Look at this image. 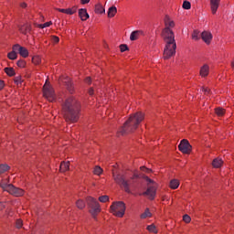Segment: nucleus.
I'll return each instance as SVG.
<instances>
[{
	"label": "nucleus",
	"mask_w": 234,
	"mask_h": 234,
	"mask_svg": "<svg viewBox=\"0 0 234 234\" xmlns=\"http://www.w3.org/2000/svg\"><path fill=\"white\" fill-rule=\"evenodd\" d=\"M15 83H16V85H19V83H21V76H17L15 78Z\"/></svg>",
	"instance_id": "37998d69"
},
{
	"label": "nucleus",
	"mask_w": 234,
	"mask_h": 234,
	"mask_svg": "<svg viewBox=\"0 0 234 234\" xmlns=\"http://www.w3.org/2000/svg\"><path fill=\"white\" fill-rule=\"evenodd\" d=\"M151 216V211H149V208H146L145 211L143 214H141V218H148Z\"/></svg>",
	"instance_id": "c756f323"
},
{
	"label": "nucleus",
	"mask_w": 234,
	"mask_h": 234,
	"mask_svg": "<svg viewBox=\"0 0 234 234\" xmlns=\"http://www.w3.org/2000/svg\"><path fill=\"white\" fill-rule=\"evenodd\" d=\"M70 167V162H62L60 164L59 169L61 173H66V171H69Z\"/></svg>",
	"instance_id": "6ab92c4d"
},
{
	"label": "nucleus",
	"mask_w": 234,
	"mask_h": 234,
	"mask_svg": "<svg viewBox=\"0 0 234 234\" xmlns=\"http://www.w3.org/2000/svg\"><path fill=\"white\" fill-rule=\"evenodd\" d=\"M118 12V9L116 8V6H112L108 9V17H114V16H116Z\"/></svg>",
	"instance_id": "5701e85b"
},
{
	"label": "nucleus",
	"mask_w": 234,
	"mask_h": 234,
	"mask_svg": "<svg viewBox=\"0 0 234 234\" xmlns=\"http://www.w3.org/2000/svg\"><path fill=\"white\" fill-rule=\"evenodd\" d=\"M191 144H189V141L183 139L179 145L178 149L181 151V153H184L185 154H189L191 153Z\"/></svg>",
	"instance_id": "1a4fd4ad"
},
{
	"label": "nucleus",
	"mask_w": 234,
	"mask_h": 234,
	"mask_svg": "<svg viewBox=\"0 0 234 234\" xmlns=\"http://www.w3.org/2000/svg\"><path fill=\"white\" fill-rule=\"evenodd\" d=\"M18 30L21 34L27 36V34H30V32H32V25L26 23L24 25L19 26Z\"/></svg>",
	"instance_id": "f8f14e48"
},
{
	"label": "nucleus",
	"mask_w": 234,
	"mask_h": 234,
	"mask_svg": "<svg viewBox=\"0 0 234 234\" xmlns=\"http://www.w3.org/2000/svg\"><path fill=\"white\" fill-rule=\"evenodd\" d=\"M32 62L34 65H39V63H41V58L39 56H35L32 58Z\"/></svg>",
	"instance_id": "473e14b6"
},
{
	"label": "nucleus",
	"mask_w": 234,
	"mask_h": 234,
	"mask_svg": "<svg viewBox=\"0 0 234 234\" xmlns=\"http://www.w3.org/2000/svg\"><path fill=\"white\" fill-rule=\"evenodd\" d=\"M67 89L70 94L74 93V86L72 84V81H70V79H68L67 81H65Z\"/></svg>",
	"instance_id": "412c9836"
},
{
	"label": "nucleus",
	"mask_w": 234,
	"mask_h": 234,
	"mask_svg": "<svg viewBox=\"0 0 234 234\" xmlns=\"http://www.w3.org/2000/svg\"><path fill=\"white\" fill-rule=\"evenodd\" d=\"M14 50H16L22 58H28V49H27V48L21 47L19 44H16L14 45Z\"/></svg>",
	"instance_id": "9b49d317"
},
{
	"label": "nucleus",
	"mask_w": 234,
	"mask_h": 234,
	"mask_svg": "<svg viewBox=\"0 0 234 234\" xmlns=\"http://www.w3.org/2000/svg\"><path fill=\"white\" fill-rule=\"evenodd\" d=\"M58 12H61L62 14H66L67 9H61V8H57Z\"/></svg>",
	"instance_id": "de8ad7c7"
},
{
	"label": "nucleus",
	"mask_w": 234,
	"mask_h": 234,
	"mask_svg": "<svg viewBox=\"0 0 234 234\" xmlns=\"http://www.w3.org/2000/svg\"><path fill=\"white\" fill-rule=\"evenodd\" d=\"M16 228L19 229L20 228L23 227V220L21 219H17L16 222Z\"/></svg>",
	"instance_id": "a19ab883"
},
{
	"label": "nucleus",
	"mask_w": 234,
	"mask_h": 234,
	"mask_svg": "<svg viewBox=\"0 0 234 234\" xmlns=\"http://www.w3.org/2000/svg\"><path fill=\"white\" fill-rule=\"evenodd\" d=\"M183 220L186 224H189V222H191V217H189V215H185V216H183Z\"/></svg>",
	"instance_id": "58836bf2"
},
{
	"label": "nucleus",
	"mask_w": 234,
	"mask_h": 234,
	"mask_svg": "<svg viewBox=\"0 0 234 234\" xmlns=\"http://www.w3.org/2000/svg\"><path fill=\"white\" fill-rule=\"evenodd\" d=\"M7 58L8 59H12V60L17 59V50L14 49V46H13V50L7 54Z\"/></svg>",
	"instance_id": "b1692460"
},
{
	"label": "nucleus",
	"mask_w": 234,
	"mask_h": 234,
	"mask_svg": "<svg viewBox=\"0 0 234 234\" xmlns=\"http://www.w3.org/2000/svg\"><path fill=\"white\" fill-rule=\"evenodd\" d=\"M163 39L165 43L164 49V59H169L176 54V41L175 40V33L171 28H164Z\"/></svg>",
	"instance_id": "f03ea898"
},
{
	"label": "nucleus",
	"mask_w": 234,
	"mask_h": 234,
	"mask_svg": "<svg viewBox=\"0 0 234 234\" xmlns=\"http://www.w3.org/2000/svg\"><path fill=\"white\" fill-rule=\"evenodd\" d=\"M144 197H148L150 200H154V197H156V187L149 186L145 192L143 193Z\"/></svg>",
	"instance_id": "9d476101"
},
{
	"label": "nucleus",
	"mask_w": 234,
	"mask_h": 234,
	"mask_svg": "<svg viewBox=\"0 0 234 234\" xmlns=\"http://www.w3.org/2000/svg\"><path fill=\"white\" fill-rule=\"evenodd\" d=\"M147 181L149 182V184H153V180L147 178Z\"/></svg>",
	"instance_id": "4d7b16f0"
},
{
	"label": "nucleus",
	"mask_w": 234,
	"mask_h": 234,
	"mask_svg": "<svg viewBox=\"0 0 234 234\" xmlns=\"http://www.w3.org/2000/svg\"><path fill=\"white\" fill-rule=\"evenodd\" d=\"M17 67L20 69H25V66L27 65V62L24 59H20L16 62Z\"/></svg>",
	"instance_id": "c9c22d12"
},
{
	"label": "nucleus",
	"mask_w": 234,
	"mask_h": 234,
	"mask_svg": "<svg viewBox=\"0 0 234 234\" xmlns=\"http://www.w3.org/2000/svg\"><path fill=\"white\" fill-rule=\"evenodd\" d=\"M216 114L218 115V116H224V109L222 108H217L216 109Z\"/></svg>",
	"instance_id": "e433bc0d"
},
{
	"label": "nucleus",
	"mask_w": 234,
	"mask_h": 234,
	"mask_svg": "<svg viewBox=\"0 0 234 234\" xmlns=\"http://www.w3.org/2000/svg\"><path fill=\"white\" fill-rule=\"evenodd\" d=\"M141 170H142V171H149V169L145 168V166H142V167H141Z\"/></svg>",
	"instance_id": "5fc2aeb1"
},
{
	"label": "nucleus",
	"mask_w": 234,
	"mask_h": 234,
	"mask_svg": "<svg viewBox=\"0 0 234 234\" xmlns=\"http://www.w3.org/2000/svg\"><path fill=\"white\" fill-rule=\"evenodd\" d=\"M200 34V32H198V30H194V32L192 33V39H194L195 41H198V39H200V37L198 36Z\"/></svg>",
	"instance_id": "7c9ffc66"
},
{
	"label": "nucleus",
	"mask_w": 234,
	"mask_h": 234,
	"mask_svg": "<svg viewBox=\"0 0 234 234\" xmlns=\"http://www.w3.org/2000/svg\"><path fill=\"white\" fill-rule=\"evenodd\" d=\"M99 201L105 203V202H109V196H101L99 197Z\"/></svg>",
	"instance_id": "4c0bfd02"
},
{
	"label": "nucleus",
	"mask_w": 234,
	"mask_h": 234,
	"mask_svg": "<svg viewBox=\"0 0 234 234\" xmlns=\"http://www.w3.org/2000/svg\"><path fill=\"white\" fill-rule=\"evenodd\" d=\"M0 186L4 191H7V193L13 195V197H23V195H25L24 189L16 187L12 184L1 183Z\"/></svg>",
	"instance_id": "423d86ee"
},
{
	"label": "nucleus",
	"mask_w": 234,
	"mask_h": 234,
	"mask_svg": "<svg viewBox=\"0 0 234 234\" xmlns=\"http://www.w3.org/2000/svg\"><path fill=\"white\" fill-rule=\"evenodd\" d=\"M222 164H224V161L220 158H216L212 162L213 167H216L217 169H218V167H222Z\"/></svg>",
	"instance_id": "aec40b11"
},
{
	"label": "nucleus",
	"mask_w": 234,
	"mask_h": 234,
	"mask_svg": "<svg viewBox=\"0 0 234 234\" xmlns=\"http://www.w3.org/2000/svg\"><path fill=\"white\" fill-rule=\"evenodd\" d=\"M10 169V166L8 165H0V175H3V173H6Z\"/></svg>",
	"instance_id": "bb28decb"
},
{
	"label": "nucleus",
	"mask_w": 234,
	"mask_h": 234,
	"mask_svg": "<svg viewBox=\"0 0 234 234\" xmlns=\"http://www.w3.org/2000/svg\"><path fill=\"white\" fill-rule=\"evenodd\" d=\"M141 36H144V31L142 30L133 31L130 35V40L136 41V39H138Z\"/></svg>",
	"instance_id": "2eb2a0df"
},
{
	"label": "nucleus",
	"mask_w": 234,
	"mask_h": 234,
	"mask_svg": "<svg viewBox=\"0 0 234 234\" xmlns=\"http://www.w3.org/2000/svg\"><path fill=\"white\" fill-rule=\"evenodd\" d=\"M38 28H45V27L43 26V24H39L37 25Z\"/></svg>",
	"instance_id": "6e6d98bb"
},
{
	"label": "nucleus",
	"mask_w": 234,
	"mask_h": 234,
	"mask_svg": "<svg viewBox=\"0 0 234 234\" xmlns=\"http://www.w3.org/2000/svg\"><path fill=\"white\" fill-rule=\"evenodd\" d=\"M95 14H105V7L101 4L95 5Z\"/></svg>",
	"instance_id": "4be33fe9"
},
{
	"label": "nucleus",
	"mask_w": 234,
	"mask_h": 234,
	"mask_svg": "<svg viewBox=\"0 0 234 234\" xmlns=\"http://www.w3.org/2000/svg\"><path fill=\"white\" fill-rule=\"evenodd\" d=\"M134 178H140V176H138V174H134L132 177V180H134Z\"/></svg>",
	"instance_id": "3c124183"
},
{
	"label": "nucleus",
	"mask_w": 234,
	"mask_h": 234,
	"mask_svg": "<svg viewBox=\"0 0 234 234\" xmlns=\"http://www.w3.org/2000/svg\"><path fill=\"white\" fill-rule=\"evenodd\" d=\"M201 38L207 43V45H209L213 39V35L210 32L204 31L201 33Z\"/></svg>",
	"instance_id": "ddd939ff"
},
{
	"label": "nucleus",
	"mask_w": 234,
	"mask_h": 234,
	"mask_svg": "<svg viewBox=\"0 0 234 234\" xmlns=\"http://www.w3.org/2000/svg\"><path fill=\"white\" fill-rule=\"evenodd\" d=\"M80 102L73 96L66 99L62 105V112L66 122H71V123L78 122L80 118Z\"/></svg>",
	"instance_id": "f257e3e1"
},
{
	"label": "nucleus",
	"mask_w": 234,
	"mask_h": 234,
	"mask_svg": "<svg viewBox=\"0 0 234 234\" xmlns=\"http://www.w3.org/2000/svg\"><path fill=\"white\" fill-rule=\"evenodd\" d=\"M79 16L80 17L81 21H87L90 17L89 13H87V9H80L79 10Z\"/></svg>",
	"instance_id": "a211bd4d"
},
{
	"label": "nucleus",
	"mask_w": 234,
	"mask_h": 234,
	"mask_svg": "<svg viewBox=\"0 0 234 234\" xmlns=\"http://www.w3.org/2000/svg\"><path fill=\"white\" fill-rule=\"evenodd\" d=\"M4 87H5V81L0 80V90H3Z\"/></svg>",
	"instance_id": "a18cd8bd"
},
{
	"label": "nucleus",
	"mask_w": 234,
	"mask_h": 234,
	"mask_svg": "<svg viewBox=\"0 0 234 234\" xmlns=\"http://www.w3.org/2000/svg\"><path fill=\"white\" fill-rule=\"evenodd\" d=\"M43 94L48 101H54L56 100V94L54 93V89L50 87V85L47 84V82L44 85V91Z\"/></svg>",
	"instance_id": "6e6552de"
},
{
	"label": "nucleus",
	"mask_w": 234,
	"mask_h": 234,
	"mask_svg": "<svg viewBox=\"0 0 234 234\" xmlns=\"http://www.w3.org/2000/svg\"><path fill=\"white\" fill-rule=\"evenodd\" d=\"M121 52H125L126 50H129V47H127L126 44H122L120 46Z\"/></svg>",
	"instance_id": "ea45409f"
},
{
	"label": "nucleus",
	"mask_w": 234,
	"mask_h": 234,
	"mask_svg": "<svg viewBox=\"0 0 234 234\" xmlns=\"http://www.w3.org/2000/svg\"><path fill=\"white\" fill-rule=\"evenodd\" d=\"M180 186V182L176 179L170 181V187L171 189H178V186Z\"/></svg>",
	"instance_id": "393cba45"
},
{
	"label": "nucleus",
	"mask_w": 234,
	"mask_h": 234,
	"mask_svg": "<svg viewBox=\"0 0 234 234\" xmlns=\"http://www.w3.org/2000/svg\"><path fill=\"white\" fill-rule=\"evenodd\" d=\"M183 8L185 10H190L191 9V3L189 1H184Z\"/></svg>",
	"instance_id": "f704fd0d"
},
{
	"label": "nucleus",
	"mask_w": 234,
	"mask_h": 234,
	"mask_svg": "<svg viewBox=\"0 0 234 234\" xmlns=\"http://www.w3.org/2000/svg\"><path fill=\"white\" fill-rule=\"evenodd\" d=\"M51 41H52L53 43H59V37H57V36H52V37H51Z\"/></svg>",
	"instance_id": "79ce46f5"
},
{
	"label": "nucleus",
	"mask_w": 234,
	"mask_h": 234,
	"mask_svg": "<svg viewBox=\"0 0 234 234\" xmlns=\"http://www.w3.org/2000/svg\"><path fill=\"white\" fill-rule=\"evenodd\" d=\"M77 10H78V8L76 6L72 7V8H68V9H66V14L68 16H72V15L76 14Z\"/></svg>",
	"instance_id": "cd10ccee"
},
{
	"label": "nucleus",
	"mask_w": 234,
	"mask_h": 234,
	"mask_svg": "<svg viewBox=\"0 0 234 234\" xmlns=\"http://www.w3.org/2000/svg\"><path fill=\"white\" fill-rule=\"evenodd\" d=\"M93 173L94 175H97L98 176H100V175L103 173V169H101L99 165H97L95 166Z\"/></svg>",
	"instance_id": "2f4dec72"
},
{
	"label": "nucleus",
	"mask_w": 234,
	"mask_h": 234,
	"mask_svg": "<svg viewBox=\"0 0 234 234\" xmlns=\"http://www.w3.org/2000/svg\"><path fill=\"white\" fill-rule=\"evenodd\" d=\"M89 94L90 96H92V94H94V90L92 88L90 89Z\"/></svg>",
	"instance_id": "8fccbe9b"
},
{
	"label": "nucleus",
	"mask_w": 234,
	"mask_h": 234,
	"mask_svg": "<svg viewBox=\"0 0 234 234\" xmlns=\"http://www.w3.org/2000/svg\"><path fill=\"white\" fill-rule=\"evenodd\" d=\"M50 25H52V21L44 23L43 27H44V28H47V27H50Z\"/></svg>",
	"instance_id": "c03bdc74"
},
{
	"label": "nucleus",
	"mask_w": 234,
	"mask_h": 234,
	"mask_svg": "<svg viewBox=\"0 0 234 234\" xmlns=\"http://www.w3.org/2000/svg\"><path fill=\"white\" fill-rule=\"evenodd\" d=\"M147 229L150 231V233H158V230H156V227L154 224L149 225Z\"/></svg>",
	"instance_id": "72a5a7b5"
},
{
	"label": "nucleus",
	"mask_w": 234,
	"mask_h": 234,
	"mask_svg": "<svg viewBox=\"0 0 234 234\" xmlns=\"http://www.w3.org/2000/svg\"><path fill=\"white\" fill-rule=\"evenodd\" d=\"M90 81H91V80H90V77H87L86 80H85V82H86V83H90Z\"/></svg>",
	"instance_id": "603ef678"
},
{
	"label": "nucleus",
	"mask_w": 234,
	"mask_h": 234,
	"mask_svg": "<svg viewBox=\"0 0 234 234\" xmlns=\"http://www.w3.org/2000/svg\"><path fill=\"white\" fill-rule=\"evenodd\" d=\"M125 203L123 201L113 202L111 206V213L119 218H122L125 215Z\"/></svg>",
	"instance_id": "39448f33"
},
{
	"label": "nucleus",
	"mask_w": 234,
	"mask_h": 234,
	"mask_svg": "<svg viewBox=\"0 0 234 234\" xmlns=\"http://www.w3.org/2000/svg\"><path fill=\"white\" fill-rule=\"evenodd\" d=\"M76 206L79 209H83L85 207V201H83L82 199H79L76 202Z\"/></svg>",
	"instance_id": "c85d7f7f"
},
{
	"label": "nucleus",
	"mask_w": 234,
	"mask_h": 234,
	"mask_svg": "<svg viewBox=\"0 0 234 234\" xmlns=\"http://www.w3.org/2000/svg\"><path fill=\"white\" fill-rule=\"evenodd\" d=\"M86 202L88 205V207L90 208V213L93 217V218H96L98 216V213L101 211V207H100V203L96 198L92 197H88L86 198Z\"/></svg>",
	"instance_id": "20e7f679"
},
{
	"label": "nucleus",
	"mask_w": 234,
	"mask_h": 234,
	"mask_svg": "<svg viewBox=\"0 0 234 234\" xmlns=\"http://www.w3.org/2000/svg\"><path fill=\"white\" fill-rule=\"evenodd\" d=\"M165 28H174L175 27V21H173V19H171V17H169V16H165Z\"/></svg>",
	"instance_id": "dca6fc26"
},
{
	"label": "nucleus",
	"mask_w": 234,
	"mask_h": 234,
	"mask_svg": "<svg viewBox=\"0 0 234 234\" xmlns=\"http://www.w3.org/2000/svg\"><path fill=\"white\" fill-rule=\"evenodd\" d=\"M142 122H144V113L137 112L130 115L123 126L118 131V134L124 136V134H129V133H134Z\"/></svg>",
	"instance_id": "7ed1b4c3"
},
{
	"label": "nucleus",
	"mask_w": 234,
	"mask_h": 234,
	"mask_svg": "<svg viewBox=\"0 0 234 234\" xmlns=\"http://www.w3.org/2000/svg\"><path fill=\"white\" fill-rule=\"evenodd\" d=\"M113 180L119 186H122L124 187V191L126 193H131V188H129V181L125 180V177L120 174L115 175L112 173Z\"/></svg>",
	"instance_id": "0eeeda50"
},
{
	"label": "nucleus",
	"mask_w": 234,
	"mask_h": 234,
	"mask_svg": "<svg viewBox=\"0 0 234 234\" xmlns=\"http://www.w3.org/2000/svg\"><path fill=\"white\" fill-rule=\"evenodd\" d=\"M203 91L205 92V94H209V89L207 88H203Z\"/></svg>",
	"instance_id": "09e8293b"
},
{
	"label": "nucleus",
	"mask_w": 234,
	"mask_h": 234,
	"mask_svg": "<svg viewBox=\"0 0 234 234\" xmlns=\"http://www.w3.org/2000/svg\"><path fill=\"white\" fill-rule=\"evenodd\" d=\"M199 74L202 78H206L209 74V66L205 64L201 67Z\"/></svg>",
	"instance_id": "f3484780"
},
{
	"label": "nucleus",
	"mask_w": 234,
	"mask_h": 234,
	"mask_svg": "<svg viewBox=\"0 0 234 234\" xmlns=\"http://www.w3.org/2000/svg\"><path fill=\"white\" fill-rule=\"evenodd\" d=\"M20 6H21V8H27V3H22V4L20 5Z\"/></svg>",
	"instance_id": "864d4df0"
},
{
	"label": "nucleus",
	"mask_w": 234,
	"mask_h": 234,
	"mask_svg": "<svg viewBox=\"0 0 234 234\" xmlns=\"http://www.w3.org/2000/svg\"><path fill=\"white\" fill-rule=\"evenodd\" d=\"M80 3L82 5H87V4L90 3V0H80Z\"/></svg>",
	"instance_id": "49530a36"
},
{
	"label": "nucleus",
	"mask_w": 234,
	"mask_h": 234,
	"mask_svg": "<svg viewBox=\"0 0 234 234\" xmlns=\"http://www.w3.org/2000/svg\"><path fill=\"white\" fill-rule=\"evenodd\" d=\"M5 72L7 76H16V70H14V68H5Z\"/></svg>",
	"instance_id": "a878e982"
},
{
	"label": "nucleus",
	"mask_w": 234,
	"mask_h": 234,
	"mask_svg": "<svg viewBox=\"0 0 234 234\" xmlns=\"http://www.w3.org/2000/svg\"><path fill=\"white\" fill-rule=\"evenodd\" d=\"M220 5V0H210V8L212 14H217V10H218V6Z\"/></svg>",
	"instance_id": "4468645a"
}]
</instances>
